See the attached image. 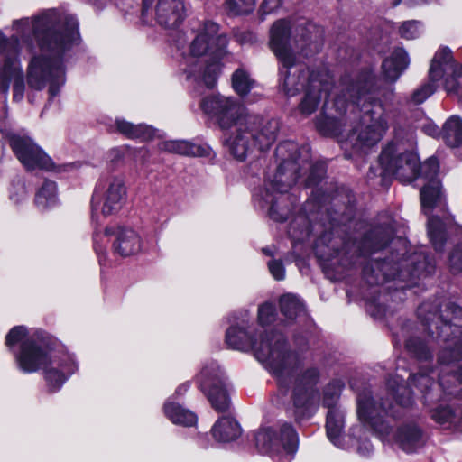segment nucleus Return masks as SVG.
<instances>
[{"mask_svg": "<svg viewBox=\"0 0 462 462\" xmlns=\"http://www.w3.org/2000/svg\"><path fill=\"white\" fill-rule=\"evenodd\" d=\"M78 21L72 16H59L53 12L37 18L15 20L12 28L17 35L6 38L0 31V90L7 92L12 79L14 98L23 96V71L19 60L21 50L29 51L32 43L27 35L31 32L37 42L39 53L32 56L27 69V83L37 90L50 84L49 93L55 97L65 82L63 57L79 40Z\"/></svg>", "mask_w": 462, "mask_h": 462, "instance_id": "nucleus-1", "label": "nucleus"}, {"mask_svg": "<svg viewBox=\"0 0 462 462\" xmlns=\"http://www.w3.org/2000/svg\"><path fill=\"white\" fill-rule=\"evenodd\" d=\"M289 32L288 22H276L271 29L270 46L282 64V84L286 95L295 96L305 86L306 93L300 109L302 114L309 116L317 110L322 100L327 101L333 88V80L326 71L310 73L308 69L295 63Z\"/></svg>", "mask_w": 462, "mask_h": 462, "instance_id": "nucleus-2", "label": "nucleus"}, {"mask_svg": "<svg viewBox=\"0 0 462 462\" xmlns=\"http://www.w3.org/2000/svg\"><path fill=\"white\" fill-rule=\"evenodd\" d=\"M10 350L16 345L20 350L15 354L17 366L23 373L43 371L44 378L51 391L60 389L68 377L78 369L72 356L52 350L47 344L32 336H29L23 326L13 328L5 337Z\"/></svg>", "mask_w": 462, "mask_h": 462, "instance_id": "nucleus-3", "label": "nucleus"}, {"mask_svg": "<svg viewBox=\"0 0 462 462\" xmlns=\"http://www.w3.org/2000/svg\"><path fill=\"white\" fill-rule=\"evenodd\" d=\"M343 96L335 98L334 106L339 113L346 111V99L350 98L354 104L360 107L362 113L358 126H356L348 139L343 143L345 149L348 144L356 151L373 147L377 144L389 128V115L382 102L374 98L371 93L373 79L370 75L355 84H346Z\"/></svg>", "mask_w": 462, "mask_h": 462, "instance_id": "nucleus-4", "label": "nucleus"}, {"mask_svg": "<svg viewBox=\"0 0 462 462\" xmlns=\"http://www.w3.org/2000/svg\"><path fill=\"white\" fill-rule=\"evenodd\" d=\"M276 156L282 160V163L277 169L273 180L270 187L261 195L264 208L269 205V215L276 221H284L287 219L290 210L279 208L278 199L273 193L274 190L282 194L287 192L297 181L309 171L305 180L307 186L316 184L326 172V166L323 162L312 164L310 162L308 147L299 148L293 142H284L280 143L275 150Z\"/></svg>", "mask_w": 462, "mask_h": 462, "instance_id": "nucleus-5", "label": "nucleus"}, {"mask_svg": "<svg viewBox=\"0 0 462 462\" xmlns=\"http://www.w3.org/2000/svg\"><path fill=\"white\" fill-rule=\"evenodd\" d=\"M227 38L218 34V25L207 22L199 30L189 48V55L181 64L187 79L203 82L213 88L220 71L218 60L226 53Z\"/></svg>", "mask_w": 462, "mask_h": 462, "instance_id": "nucleus-6", "label": "nucleus"}, {"mask_svg": "<svg viewBox=\"0 0 462 462\" xmlns=\"http://www.w3.org/2000/svg\"><path fill=\"white\" fill-rule=\"evenodd\" d=\"M284 356L281 358V369L284 374L285 383L281 389L278 374H273L277 379V402L283 405H292L297 413L319 400V394L313 388L318 383L319 373L316 367H305L300 356L287 349L285 339L282 342Z\"/></svg>", "mask_w": 462, "mask_h": 462, "instance_id": "nucleus-7", "label": "nucleus"}, {"mask_svg": "<svg viewBox=\"0 0 462 462\" xmlns=\"http://www.w3.org/2000/svg\"><path fill=\"white\" fill-rule=\"evenodd\" d=\"M283 340L284 337L282 334L273 331L262 333L259 340H254L250 328L245 320L236 326H231L226 334V341L230 347L242 351L253 349L255 357L272 374H278L282 390H283L285 383L284 374L281 369V358L284 356L282 352Z\"/></svg>", "mask_w": 462, "mask_h": 462, "instance_id": "nucleus-8", "label": "nucleus"}, {"mask_svg": "<svg viewBox=\"0 0 462 462\" xmlns=\"http://www.w3.org/2000/svg\"><path fill=\"white\" fill-rule=\"evenodd\" d=\"M442 79L447 93L462 101V65L455 61L450 49L447 47L437 51L430 66L429 81L414 89L408 102L422 104L436 91L438 83Z\"/></svg>", "mask_w": 462, "mask_h": 462, "instance_id": "nucleus-9", "label": "nucleus"}, {"mask_svg": "<svg viewBox=\"0 0 462 462\" xmlns=\"http://www.w3.org/2000/svg\"><path fill=\"white\" fill-rule=\"evenodd\" d=\"M413 143V132L395 130L394 139L380 155V163L386 174L394 175L402 182H411L419 176V158L408 151Z\"/></svg>", "mask_w": 462, "mask_h": 462, "instance_id": "nucleus-10", "label": "nucleus"}, {"mask_svg": "<svg viewBox=\"0 0 462 462\" xmlns=\"http://www.w3.org/2000/svg\"><path fill=\"white\" fill-rule=\"evenodd\" d=\"M127 199V188L121 176L107 175L98 179L91 198L93 211L105 217L117 214Z\"/></svg>", "mask_w": 462, "mask_h": 462, "instance_id": "nucleus-11", "label": "nucleus"}, {"mask_svg": "<svg viewBox=\"0 0 462 462\" xmlns=\"http://www.w3.org/2000/svg\"><path fill=\"white\" fill-rule=\"evenodd\" d=\"M298 436L289 424H283L280 430L261 429L255 434V445L263 454L278 457L282 461H291L298 449Z\"/></svg>", "mask_w": 462, "mask_h": 462, "instance_id": "nucleus-12", "label": "nucleus"}, {"mask_svg": "<svg viewBox=\"0 0 462 462\" xmlns=\"http://www.w3.org/2000/svg\"><path fill=\"white\" fill-rule=\"evenodd\" d=\"M198 383L215 410L225 411L229 408L226 378L216 362L209 361L203 365L198 375Z\"/></svg>", "mask_w": 462, "mask_h": 462, "instance_id": "nucleus-13", "label": "nucleus"}, {"mask_svg": "<svg viewBox=\"0 0 462 462\" xmlns=\"http://www.w3.org/2000/svg\"><path fill=\"white\" fill-rule=\"evenodd\" d=\"M200 107L204 113L213 116L222 129H234L238 121L251 116L237 100L221 95L203 98Z\"/></svg>", "mask_w": 462, "mask_h": 462, "instance_id": "nucleus-14", "label": "nucleus"}, {"mask_svg": "<svg viewBox=\"0 0 462 462\" xmlns=\"http://www.w3.org/2000/svg\"><path fill=\"white\" fill-rule=\"evenodd\" d=\"M110 236H115L113 248L121 256H131L142 250L143 241L135 230L125 226H110L106 227L103 233L95 232L93 239L97 252L99 250L98 245L103 243L104 238L108 241Z\"/></svg>", "mask_w": 462, "mask_h": 462, "instance_id": "nucleus-15", "label": "nucleus"}, {"mask_svg": "<svg viewBox=\"0 0 462 462\" xmlns=\"http://www.w3.org/2000/svg\"><path fill=\"white\" fill-rule=\"evenodd\" d=\"M142 14L145 19L154 16L160 25L171 28L182 22L185 7L181 0H157L154 5L152 0H143Z\"/></svg>", "mask_w": 462, "mask_h": 462, "instance_id": "nucleus-16", "label": "nucleus"}, {"mask_svg": "<svg viewBox=\"0 0 462 462\" xmlns=\"http://www.w3.org/2000/svg\"><path fill=\"white\" fill-rule=\"evenodd\" d=\"M11 146L21 163L29 171L52 169L51 158L29 137L14 136Z\"/></svg>", "mask_w": 462, "mask_h": 462, "instance_id": "nucleus-17", "label": "nucleus"}, {"mask_svg": "<svg viewBox=\"0 0 462 462\" xmlns=\"http://www.w3.org/2000/svg\"><path fill=\"white\" fill-rule=\"evenodd\" d=\"M245 122L249 128L254 146L260 151L268 150L276 141L280 123L275 118H264L255 115L248 116Z\"/></svg>", "mask_w": 462, "mask_h": 462, "instance_id": "nucleus-18", "label": "nucleus"}, {"mask_svg": "<svg viewBox=\"0 0 462 462\" xmlns=\"http://www.w3.org/2000/svg\"><path fill=\"white\" fill-rule=\"evenodd\" d=\"M462 359V343H457L454 349H443L439 356V365L440 373L439 376V385L448 393H452L451 385L459 383H462V367L458 374H449L453 372L456 363Z\"/></svg>", "mask_w": 462, "mask_h": 462, "instance_id": "nucleus-19", "label": "nucleus"}, {"mask_svg": "<svg viewBox=\"0 0 462 462\" xmlns=\"http://www.w3.org/2000/svg\"><path fill=\"white\" fill-rule=\"evenodd\" d=\"M391 408L392 404L384 402L380 407H377L374 399L368 394L359 396L357 401V414L359 420L370 425L381 435H387L389 433L388 426L384 425L382 420V413L390 411Z\"/></svg>", "mask_w": 462, "mask_h": 462, "instance_id": "nucleus-20", "label": "nucleus"}, {"mask_svg": "<svg viewBox=\"0 0 462 462\" xmlns=\"http://www.w3.org/2000/svg\"><path fill=\"white\" fill-rule=\"evenodd\" d=\"M229 152L237 160L244 161L254 147V141L249 134V128L245 120L238 121L236 128L231 129L225 140Z\"/></svg>", "mask_w": 462, "mask_h": 462, "instance_id": "nucleus-21", "label": "nucleus"}, {"mask_svg": "<svg viewBox=\"0 0 462 462\" xmlns=\"http://www.w3.org/2000/svg\"><path fill=\"white\" fill-rule=\"evenodd\" d=\"M294 42L295 49L305 56L316 52L319 50L321 32L312 23H307L305 27L300 28Z\"/></svg>", "mask_w": 462, "mask_h": 462, "instance_id": "nucleus-22", "label": "nucleus"}, {"mask_svg": "<svg viewBox=\"0 0 462 462\" xmlns=\"http://www.w3.org/2000/svg\"><path fill=\"white\" fill-rule=\"evenodd\" d=\"M410 63L408 53L403 49H396L384 60L382 68L386 79L395 81Z\"/></svg>", "mask_w": 462, "mask_h": 462, "instance_id": "nucleus-23", "label": "nucleus"}, {"mask_svg": "<svg viewBox=\"0 0 462 462\" xmlns=\"http://www.w3.org/2000/svg\"><path fill=\"white\" fill-rule=\"evenodd\" d=\"M212 436L219 442H229L240 437L242 430L232 417L220 418L211 429Z\"/></svg>", "mask_w": 462, "mask_h": 462, "instance_id": "nucleus-24", "label": "nucleus"}, {"mask_svg": "<svg viewBox=\"0 0 462 462\" xmlns=\"http://www.w3.org/2000/svg\"><path fill=\"white\" fill-rule=\"evenodd\" d=\"M160 149L186 156H207L209 154L208 148L184 140L167 141L161 144Z\"/></svg>", "mask_w": 462, "mask_h": 462, "instance_id": "nucleus-25", "label": "nucleus"}, {"mask_svg": "<svg viewBox=\"0 0 462 462\" xmlns=\"http://www.w3.org/2000/svg\"><path fill=\"white\" fill-rule=\"evenodd\" d=\"M163 409L165 416L174 424L189 427L197 422V416L194 412L184 409L174 402L167 401Z\"/></svg>", "mask_w": 462, "mask_h": 462, "instance_id": "nucleus-26", "label": "nucleus"}, {"mask_svg": "<svg viewBox=\"0 0 462 462\" xmlns=\"http://www.w3.org/2000/svg\"><path fill=\"white\" fill-rule=\"evenodd\" d=\"M396 440L405 452H413L422 445L421 431L414 425L404 426L398 430Z\"/></svg>", "mask_w": 462, "mask_h": 462, "instance_id": "nucleus-27", "label": "nucleus"}, {"mask_svg": "<svg viewBox=\"0 0 462 462\" xmlns=\"http://www.w3.org/2000/svg\"><path fill=\"white\" fill-rule=\"evenodd\" d=\"M344 413L337 409H330L327 415V435L329 440L337 447L344 448L342 444V431L344 429Z\"/></svg>", "mask_w": 462, "mask_h": 462, "instance_id": "nucleus-28", "label": "nucleus"}, {"mask_svg": "<svg viewBox=\"0 0 462 462\" xmlns=\"http://www.w3.org/2000/svg\"><path fill=\"white\" fill-rule=\"evenodd\" d=\"M60 203L58 188L54 181L45 180L35 195V204L42 209H49Z\"/></svg>", "mask_w": 462, "mask_h": 462, "instance_id": "nucleus-29", "label": "nucleus"}, {"mask_svg": "<svg viewBox=\"0 0 462 462\" xmlns=\"http://www.w3.org/2000/svg\"><path fill=\"white\" fill-rule=\"evenodd\" d=\"M116 129L128 138L140 139L147 141L152 139L155 133L154 130L146 125H133L124 119H116Z\"/></svg>", "mask_w": 462, "mask_h": 462, "instance_id": "nucleus-30", "label": "nucleus"}, {"mask_svg": "<svg viewBox=\"0 0 462 462\" xmlns=\"http://www.w3.org/2000/svg\"><path fill=\"white\" fill-rule=\"evenodd\" d=\"M403 379L399 375L391 377L387 382L389 394L402 407H409L412 404L411 391L402 383Z\"/></svg>", "mask_w": 462, "mask_h": 462, "instance_id": "nucleus-31", "label": "nucleus"}, {"mask_svg": "<svg viewBox=\"0 0 462 462\" xmlns=\"http://www.w3.org/2000/svg\"><path fill=\"white\" fill-rule=\"evenodd\" d=\"M442 137L451 147L462 146V120L453 116L443 125Z\"/></svg>", "mask_w": 462, "mask_h": 462, "instance_id": "nucleus-32", "label": "nucleus"}, {"mask_svg": "<svg viewBox=\"0 0 462 462\" xmlns=\"http://www.w3.org/2000/svg\"><path fill=\"white\" fill-rule=\"evenodd\" d=\"M441 199V187L438 180H433L420 191L421 208L428 214Z\"/></svg>", "mask_w": 462, "mask_h": 462, "instance_id": "nucleus-33", "label": "nucleus"}, {"mask_svg": "<svg viewBox=\"0 0 462 462\" xmlns=\"http://www.w3.org/2000/svg\"><path fill=\"white\" fill-rule=\"evenodd\" d=\"M282 313L289 319H294L304 311V307L300 299L293 294L283 295L280 299Z\"/></svg>", "mask_w": 462, "mask_h": 462, "instance_id": "nucleus-34", "label": "nucleus"}, {"mask_svg": "<svg viewBox=\"0 0 462 462\" xmlns=\"http://www.w3.org/2000/svg\"><path fill=\"white\" fill-rule=\"evenodd\" d=\"M428 234L430 239L437 251H441L446 241L445 228L443 222L435 217L429 218Z\"/></svg>", "mask_w": 462, "mask_h": 462, "instance_id": "nucleus-35", "label": "nucleus"}, {"mask_svg": "<svg viewBox=\"0 0 462 462\" xmlns=\"http://www.w3.org/2000/svg\"><path fill=\"white\" fill-rule=\"evenodd\" d=\"M232 85L238 95L245 96L254 87L255 81L247 71L238 69L233 74Z\"/></svg>", "mask_w": 462, "mask_h": 462, "instance_id": "nucleus-36", "label": "nucleus"}, {"mask_svg": "<svg viewBox=\"0 0 462 462\" xmlns=\"http://www.w3.org/2000/svg\"><path fill=\"white\" fill-rule=\"evenodd\" d=\"M406 347L420 360H428L432 357L428 346L420 338H411L406 343Z\"/></svg>", "mask_w": 462, "mask_h": 462, "instance_id": "nucleus-37", "label": "nucleus"}, {"mask_svg": "<svg viewBox=\"0 0 462 462\" xmlns=\"http://www.w3.org/2000/svg\"><path fill=\"white\" fill-rule=\"evenodd\" d=\"M422 32V26L418 21H407L402 23L399 28L400 35L407 40L419 37Z\"/></svg>", "mask_w": 462, "mask_h": 462, "instance_id": "nucleus-38", "label": "nucleus"}, {"mask_svg": "<svg viewBox=\"0 0 462 462\" xmlns=\"http://www.w3.org/2000/svg\"><path fill=\"white\" fill-rule=\"evenodd\" d=\"M411 383L418 387L421 393H426L434 382L428 374V371L421 370L411 378Z\"/></svg>", "mask_w": 462, "mask_h": 462, "instance_id": "nucleus-39", "label": "nucleus"}, {"mask_svg": "<svg viewBox=\"0 0 462 462\" xmlns=\"http://www.w3.org/2000/svg\"><path fill=\"white\" fill-rule=\"evenodd\" d=\"M342 387L343 383L339 381L333 382L326 387L323 396V403L325 406L330 408L335 403Z\"/></svg>", "mask_w": 462, "mask_h": 462, "instance_id": "nucleus-40", "label": "nucleus"}, {"mask_svg": "<svg viewBox=\"0 0 462 462\" xmlns=\"http://www.w3.org/2000/svg\"><path fill=\"white\" fill-rule=\"evenodd\" d=\"M275 308L271 303H263L258 310V319L260 324L263 327L274 320Z\"/></svg>", "mask_w": 462, "mask_h": 462, "instance_id": "nucleus-41", "label": "nucleus"}, {"mask_svg": "<svg viewBox=\"0 0 462 462\" xmlns=\"http://www.w3.org/2000/svg\"><path fill=\"white\" fill-rule=\"evenodd\" d=\"M439 171L438 161L435 158H430L422 165L419 167V174L425 176V178L431 179L437 175Z\"/></svg>", "mask_w": 462, "mask_h": 462, "instance_id": "nucleus-42", "label": "nucleus"}, {"mask_svg": "<svg viewBox=\"0 0 462 462\" xmlns=\"http://www.w3.org/2000/svg\"><path fill=\"white\" fill-rule=\"evenodd\" d=\"M268 269L275 280L282 281L285 278V269L280 260H271L268 263Z\"/></svg>", "mask_w": 462, "mask_h": 462, "instance_id": "nucleus-43", "label": "nucleus"}, {"mask_svg": "<svg viewBox=\"0 0 462 462\" xmlns=\"http://www.w3.org/2000/svg\"><path fill=\"white\" fill-rule=\"evenodd\" d=\"M453 317L449 320V324H445V328L448 330L451 326L462 328V308L452 305L448 308Z\"/></svg>", "mask_w": 462, "mask_h": 462, "instance_id": "nucleus-44", "label": "nucleus"}, {"mask_svg": "<svg viewBox=\"0 0 462 462\" xmlns=\"http://www.w3.org/2000/svg\"><path fill=\"white\" fill-rule=\"evenodd\" d=\"M453 417L451 410L448 407H441L432 412V418L439 423L450 421Z\"/></svg>", "mask_w": 462, "mask_h": 462, "instance_id": "nucleus-45", "label": "nucleus"}, {"mask_svg": "<svg viewBox=\"0 0 462 462\" xmlns=\"http://www.w3.org/2000/svg\"><path fill=\"white\" fill-rule=\"evenodd\" d=\"M237 13H248L253 9L255 0H230Z\"/></svg>", "mask_w": 462, "mask_h": 462, "instance_id": "nucleus-46", "label": "nucleus"}, {"mask_svg": "<svg viewBox=\"0 0 462 462\" xmlns=\"http://www.w3.org/2000/svg\"><path fill=\"white\" fill-rule=\"evenodd\" d=\"M450 267L455 271H462V247H457L449 257Z\"/></svg>", "mask_w": 462, "mask_h": 462, "instance_id": "nucleus-47", "label": "nucleus"}, {"mask_svg": "<svg viewBox=\"0 0 462 462\" xmlns=\"http://www.w3.org/2000/svg\"><path fill=\"white\" fill-rule=\"evenodd\" d=\"M422 131L429 136L438 137L442 134L438 125L433 122H427L422 126Z\"/></svg>", "mask_w": 462, "mask_h": 462, "instance_id": "nucleus-48", "label": "nucleus"}, {"mask_svg": "<svg viewBox=\"0 0 462 462\" xmlns=\"http://www.w3.org/2000/svg\"><path fill=\"white\" fill-rule=\"evenodd\" d=\"M280 5V0H264L263 9L264 13H270Z\"/></svg>", "mask_w": 462, "mask_h": 462, "instance_id": "nucleus-49", "label": "nucleus"}, {"mask_svg": "<svg viewBox=\"0 0 462 462\" xmlns=\"http://www.w3.org/2000/svg\"><path fill=\"white\" fill-rule=\"evenodd\" d=\"M19 194L15 195L14 192H11L10 198L14 202H19L25 196V188L23 184L18 185Z\"/></svg>", "mask_w": 462, "mask_h": 462, "instance_id": "nucleus-50", "label": "nucleus"}, {"mask_svg": "<svg viewBox=\"0 0 462 462\" xmlns=\"http://www.w3.org/2000/svg\"><path fill=\"white\" fill-rule=\"evenodd\" d=\"M190 387V383L189 382L187 383H184L182 384H180L175 391V394L177 395H182L184 394L186 392H188V390L189 389Z\"/></svg>", "mask_w": 462, "mask_h": 462, "instance_id": "nucleus-51", "label": "nucleus"}, {"mask_svg": "<svg viewBox=\"0 0 462 462\" xmlns=\"http://www.w3.org/2000/svg\"><path fill=\"white\" fill-rule=\"evenodd\" d=\"M427 2H428V0H405V4L409 7H412V6H415V5L423 4V3H427Z\"/></svg>", "mask_w": 462, "mask_h": 462, "instance_id": "nucleus-52", "label": "nucleus"}, {"mask_svg": "<svg viewBox=\"0 0 462 462\" xmlns=\"http://www.w3.org/2000/svg\"><path fill=\"white\" fill-rule=\"evenodd\" d=\"M289 234H290L291 236H293L294 238H296V239L300 240V239H302L304 236H307L309 235V231H308V229H306V230L304 231V235L302 234V236H297L295 235V233H294V227L291 226V228H290V230H289Z\"/></svg>", "mask_w": 462, "mask_h": 462, "instance_id": "nucleus-53", "label": "nucleus"}, {"mask_svg": "<svg viewBox=\"0 0 462 462\" xmlns=\"http://www.w3.org/2000/svg\"><path fill=\"white\" fill-rule=\"evenodd\" d=\"M372 445L370 443H367L365 447V450L363 451L361 448H359V452L363 455H366L372 451Z\"/></svg>", "mask_w": 462, "mask_h": 462, "instance_id": "nucleus-54", "label": "nucleus"}, {"mask_svg": "<svg viewBox=\"0 0 462 462\" xmlns=\"http://www.w3.org/2000/svg\"><path fill=\"white\" fill-rule=\"evenodd\" d=\"M263 252L265 254H267V255H272V254H273L272 251H271L270 249H268V248H263Z\"/></svg>", "mask_w": 462, "mask_h": 462, "instance_id": "nucleus-55", "label": "nucleus"}, {"mask_svg": "<svg viewBox=\"0 0 462 462\" xmlns=\"http://www.w3.org/2000/svg\"><path fill=\"white\" fill-rule=\"evenodd\" d=\"M317 126H318V128H319L320 131H325V129L323 128V126L321 125V124H320V123H318V124H317Z\"/></svg>", "mask_w": 462, "mask_h": 462, "instance_id": "nucleus-56", "label": "nucleus"}, {"mask_svg": "<svg viewBox=\"0 0 462 462\" xmlns=\"http://www.w3.org/2000/svg\"><path fill=\"white\" fill-rule=\"evenodd\" d=\"M402 0H394L393 5H397Z\"/></svg>", "mask_w": 462, "mask_h": 462, "instance_id": "nucleus-57", "label": "nucleus"}, {"mask_svg": "<svg viewBox=\"0 0 462 462\" xmlns=\"http://www.w3.org/2000/svg\"><path fill=\"white\" fill-rule=\"evenodd\" d=\"M328 121L329 124H331L333 119L332 118H328Z\"/></svg>", "mask_w": 462, "mask_h": 462, "instance_id": "nucleus-58", "label": "nucleus"}, {"mask_svg": "<svg viewBox=\"0 0 462 462\" xmlns=\"http://www.w3.org/2000/svg\"><path fill=\"white\" fill-rule=\"evenodd\" d=\"M381 246H375L374 250L380 249Z\"/></svg>", "mask_w": 462, "mask_h": 462, "instance_id": "nucleus-59", "label": "nucleus"}]
</instances>
